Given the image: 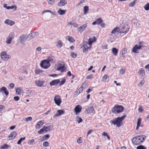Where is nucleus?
I'll list each match as a JSON object with an SVG mask.
<instances>
[{"label": "nucleus", "mask_w": 149, "mask_h": 149, "mask_svg": "<svg viewBox=\"0 0 149 149\" xmlns=\"http://www.w3.org/2000/svg\"><path fill=\"white\" fill-rule=\"evenodd\" d=\"M126 117L125 115L121 117H118L115 119L111 120L110 123L118 127H120L123 125V121Z\"/></svg>", "instance_id": "f257e3e1"}, {"label": "nucleus", "mask_w": 149, "mask_h": 149, "mask_svg": "<svg viewBox=\"0 0 149 149\" xmlns=\"http://www.w3.org/2000/svg\"><path fill=\"white\" fill-rule=\"evenodd\" d=\"M49 58L48 59H45L42 61L40 63V67L43 69H46L48 68L50 66V62L54 61V58L53 57Z\"/></svg>", "instance_id": "f03ea898"}, {"label": "nucleus", "mask_w": 149, "mask_h": 149, "mask_svg": "<svg viewBox=\"0 0 149 149\" xmlns=\"http://www.w3.org/2000/svg\"><path fill=\"white\" fill-rule=\"evenodd\" d=\"M146 138V136L144 135L138 136L133 138L132 142L134 145H138L143 142Z\"/></svg>", "instance_id": "7ed1b4c3"}, {"label": "nucleus", "mask_w": 149, "mask_h": 149, "mask_svg": "<svg viewBox=\"0 0 149 149\" xmlns=\"http://www.w3.org/2000/svg\"><path fill=\"white\" fill-rule=\"evenodd\" d=\"M55 67L57 70L60 71L61 72H64L66 70L65 64L63 62L57 63L55 65Z\"/></svg>", "instance_id": "20e7f679"}, {"label": "nucleus", "mask_w": 149, "mask_h": 149, "mask_svg": "<svg viewBox=\"0 0 149 149\" xmlns=\"http://www.w3.org/2000/svg\"><path fill=\"white\" fill-rule=\"evenodd\" d=\"M124 109L123 107L120 105H116L114 106L111 110L112 112L116 114L122 112Z\"/></svg>", "instance_id": "39448f33"}, {"label": "nucleus", "mask_w": 149, "mask_h": 149, "mask_svg": "<svg viewBox=\"0 0 149 149\" xmlns=\"http://www.w3.org/2000/svg\"><path fill=\"white\" fill-rule=\"evenodd\" d=\"M0 57L1 59L5 61H7L11 58L10 56L8 54L6 51H3L0 53Z\"/></svg>", "instance_id": "423d86ee"}, {"label": "nucleus", "mask_w": 149, "mask_h": 149, "mask_svg": "<svg viewBox=\"0 0 149 149\" xmlns=\"http://www.w3.org/2000/svg\"><path fill=\"white\" fill-rule=\"evenodd\" d=\"M15 34L13 32H11L6 38V43L7 44H10L12 40L15 37Z\"/></svg>", "instance_id": "0eeeda50"}, {"label": "nucleus", "mask_w": 149, "mask_h": 149, "mask_svg": "<svg viewBox=\"0 0 149 149\" xmlns=\"http://www.w3.org/2000/svg\"><path fill=\"white\" fill-rule=\"evenodd\" d=\"M54 100L55 104L57 106H60L62 100L61 97L58 95H56L54 96Z\"/></svg>", "instance_id": "6e6552de"}, {"label": "nucleus", "mask_w": 149, "mask_h": 149, "mask_svg": "<svg viewBox=\"0 0 149 149\" xmlns=\"http://www.w3.org/2000/svg\"><path fill=\"white\" fill-rule=\"evenodd\" d=\"M141 42H139V45H136L132 49V51L134 53H137V51L141 49V48L143 46V45H141Z\"/></svg>", "instance_id": "1a4fd4ad"}, {"label": "nucleus", "mask_w": 149, "mask_h": 149, "mask_svg": "<svg viewBox=\"0 0 149 149\" xmlns=\"http://www.w3.org/2000/svg\"><path fill=\"white\" fill-rule=\"evenodd\" d=\"M130 28L129 26L127 24H125L120 29V33H126L129 30Z\"/></svg>", "instance_id": "9d476101"}, {"label": "nucleus", "mask_w": 149, "mask_h": 149, "mask_svg": "<svg viewBox=\"0 0 149 149\" xmlns=\"http://www.w3.org/2000/svg\"><path fill=\"white\" fill-rule=\"evenodd\" d=\"M45 81L41 80L40 79L35 81V83L36 85L38 87H41L43 86L45 83Z\"/></svg>", "instance_id": "9b49d317"}, {"label": "nucleus", "mask_w": 149, "mask_h": 149, "mask_svg": "<svg viewBox=\"0 0 149 149\" xmlns=\"http://www.w3.org/2000/svg\"><path fill=\"white\" fill-rule=\"evenodd\" d=\"M127 53V49L126 48H124L121 51L120 55V57L121 59L122 60H125V57L124 55L125 54Z\"/></svg>", "instance_id": "f8f14e48"}, {"label": "nucleus", "mask_w": 149, "mask_h": 149, "mask_svg": "<svg viewBox=\"0 0 149 149\" xmlns=\"http://www.w3.org/2000/svg\"><path fill=\"white\" fill-rule=\"evenodd\" d=\"M82 109V107L80 105H77L74 108V111L75 113V114L76 115L80 113Z\"/></svg>", "instance_id": "ddd939ff"}, {"label": "nucleus", "mask_w": 149, "mask_h": 149, "mask_svg": "<svg viewBox=\"0 0 149 149\" xmlns=\"http://www.w3.org/2000/svg\"><path fill=\"white\" fill-rule=\"evenodd\" d=\"M86 112L87 113L90 114L94 113L95 111L93 107L92 106H90L85 110Z\"/></svg>", "instance_id": "4468645a"}, {"label": "nucleus", "mask_w": 149, "mask_h": 149, "mask_svg": "<svg viewBox=\"0 0 149 149\" xmlns=\"http://www.w3.org/2000/svg\"><path fill=\"white\" fill-rule=\"evenodd\" d=\"M65 111L63 110L60 109L57 110V113L55 114L53 117V118H55L56 117L58 116L61 115L62 114H64Z\"/></svg>", "instance_id": "2eb2a0df"}, {"label": "nucleus", "mask_w": 149, "mask_h": 149, "mask_svg": "<svg viewBox=\"0 0 149 149\" xmlns=\"http://www.w3.org/2000/svg\"><path fill=\"white\" fill-rule=\"evenodd\" d=\"M109 38L111 42H113L118 40V38L117 35L110 34Z\"/></svg>", "instance_id": "dca6fc26"}, {"label": "nucleus", "mask_w": 149, "mask_h": 149, "mask_svg": "<svg viewBox=\"0 0 149 149\" xmlns=\"http://www.w3.org/2000/svg\"><path fill=\"white\" fill-rule=\"evenodd\" d=\"M0 92L2 93H4L6 96L9 94L8 91L5 87H3L0 88Z\"/></svg>", "instance_id": "f3484780"}, {"label": "nucleus", "mask_w": 149, "mask_h": 149, "mask_svg": "<svg viewBox=\"0 0 149 149\" xmlns=\"http://www.w3.org/2000/svg\"><path fill=\"white\" fill-rule=\"evenodd\" d=\"M143 127V125L141 123V119L140 118H139L137 121V125L136 127V130H138L140 127Z\"/></svg>", "instance_id": "a211bd4d"}, {"label": "nucleus", "mask_w": 149, "mask_h": 149, "mask_svg": "<svg viewBox=\"0 0 149 149\" xmlns=\"http://www.w3.org/2000/svg\"><path fill=\"white\" fill-rule=\"evenodd\" d=\"M87 26L86 24H84L77 29V31L80 32H82L85 29Z\"/></svg>", "instance_id": "6ab92c4d"}, {"label": "nucleus", "mask_w": 149, "mask_h": 149, "mask_svg": "<svg viewBox=\"0 0 149 149\" xmlns=\"http://www.w3.org/2000/svg\"><path fill=\"white\" fill-rule=\"evenodd\" d=\"M43 121L42 120H40L38 121L36 125V129L38 130L43 125Z\"/></svg>", "instance_id": "aec40b11"}, {"label": "nucleus", "mask_w": 149, "mask_h": 149, "mask_svg": "<svg viewBox=\"0 0 149 149\" xmlns=\"http://www.w3.org/2000/svg\"><path fill=\"white\" fill-rule=\"evenodd\" d=\"M117 33H120V31L119 28L117 27H116L112 31L111 33V34L113 35H117Z\"/></svg>", "instance_id": "412c9836"}, {"label": "nucleus", "mask_w": 149, "mask_h": 149, "mask_svg": "<svg viewBox=\"0 0 149 149\" xmlns=\"http://www.w3.org/2000/svg\"><path fill=\"white\" fill-rule=\"evenodd\" d=\"M60 82L59 79H55L52 80L49 83V84L51 86L57 85Z\"/></svg>", "instance_id": "4be33fe9"}, {"label": "nucleus", "mask_w": 149, "mask_h": 149, "mask_svg": "<svg viewBox=\"0 0 149 149\" xmlns=\"http://www.w3.org/2000/svg\"><path fill=\"white\" fill-rule=\"evenodd\" d=\"M27 38L26 35H23L19 38L20 42L21 43L23 44L25 42Z\"/></svg>", "instance_id": "5701e85b"}, {"label": "nucleus", "mask_w": 149, "mask_h": 149, "mask_svg": "<svg viewBox=\"0 0 149 149\" xmlns=\"http://www.w3.org/2000/svg\"><path fill=\"white\" fill-rule=\"evenodd\" d=\"M96 41V38L95 36L90 38L88 40V44L90 46H91L92 43Z\"/></svg>", "instance_id": "b1692460"}, {"label": "nucleus", "mask_w": 149, "mask_h": 149, "mask_svg": "<svg viewBox=\"0 0 149 149\" xmlns=\"http://www.w3.org/2000/svg\"><path fill=\"white\" fill-rule=\"evenodd\" d=\"M91 46H90L88 47L87 45H84L82 46L83 47L82 52L83 53H86L89 50H90Z\"/></svg>", "instance_id": "393cba45"}, {"label": "nucleus", "mask_w": 149, "mask_h": 149, "mask_svg": "<svg viewBox=\"0 0 149 149\" xmlns=\"http://www.w3.org/2000/svg\"><path fill=\"white\" fill-rule=\"evenodd\" d=\"M56 46L58 49L61 48L63 46V43L62 41L59 40H58L56 43Z\"/></svg>", "instance_id": "a878e982"}, {"label": "nucleus", "mask_w": 149, "mask_h": 149, "mask_svg": "<svg viewBox=\"0 0 149 149\" xmlns=\"http://www.w3.org/2000/svg\"><path fill=\"white\" fill-rule=\"evenodd\" d=\"M15 91L16 93L19 95L22 94L24 93L22 89L19 87L15 88Z\"/></svg>", "instance_id": "bb28decb"}, {"label": "nucleus", "mask_w": 149, "mask_h": 149, "mask_svg": "<svg viewBox=\"0 0 149 149\" xmlns=\"http://www.w3.org/2000/svg\"><path fill=\"white\" fill-rule=\"evenodd\" d=\"M4 23L10 26H12L14 24L15 22L14 21L11 20L9 19H6Z\"/></svg>", "instance_id": "cd10ccee"}, {"label": "nucleus", "mask_w": 149, "mask_h": 149, "mask_svg": "<svg viewBox=\"0 0 149 149\" xmlns=\"http://www.w3.org/2000/svg\"><path fill=\"white\" fill-rule=\"evenodd\" d=\"M17 135V133L15 132H13L11 133L8 136V137L9 139H13Z\"/></svg>", "instance_id": "c85d7f7f"}, {"label": "nucleus", "mask_w": 149, "mask_h": 149, "mask_svg": "<svg viewBox=\"0 0 149 149\" xmlns=\"http://www.w3.org/2000/svg\"><path fill=\"white\" fill-rule=\"evenodd\" d=\"M118 52V49L115 47H113L112 49L111 52L115 56L117 55Z\"/></svg>", "instance_id": "c756f323"}, {"label": "nucleus", "mask_w": 149, "mask_h": 149, "mask_svg": "<svg viewBox=\"0 0 149 149\" xmlns=\"http://www.w3.org/2000/svg\"><path fill=\"white\" fill-rule=\"evenodd\" d=\"M66 11V10H62L60 8L58 10L57 13L60 15H62L65 14Z\"/></svg>", "instance_id": "7c9ffc66"}, {"label": "nucleus", "mask_w": 149, "mask_h": 149, "mask_svg": "<svg viewBox=\"0 0 149 149\" xmlns=\"http://www.w3.org/2000/svg\"><path fill=\"white\" fill-rule=\"evenodd\" d=\"M46 130V132L52 131L53 130V126L52 125H49L48 126H45Z\"/></svg>", "instance_id": "2f4dec72"}, {"label": "nucleus", "mask_w": 149, "mask_h": 149, "mask_svg": "<svg viewBox=\"0 0 149 149\" xmlns=\"http://www.w3.org/2000/svg\"><path fill=\"white\" fill-rule=\"evenodd\" d=\"M67 3L66 1H60V2L58 4V6H62L65 5Z\"/></svg>", "instance_id": "473e14b6"}, {"label": "nucleus", "mask_w": 149, "mask_h": 149, "mask_svg": "<svg viewBox=\"0 0 149 149\" xmlns=\"http://www.w3.org/2000/svg\"><path fill=\"white\" fill-rule=\"evenodd\" d=\"M44 132H46V130L45 126H44L41 129L39 130L38 131V133L39 134H41L44 133Z\"/></svg>", "instance_id": "72a5a7b5"}, {"label": "nucleus", "mask_w": 149, "mask_h": 149, "mask_svg": "<svg viewBox=\"0 0 149 149\" xmlns=\"http://www.w3.org/2000/svg\"><path fill=\"white\" fill-rule=\"evenodd\" d=\"M66 39L71 42H73L75 41L73 38L71 36H68L66 37Z\"/></svg>", "instance_id": "f704fd0d"}, {"label": "nucleus", "mask_w": 149, "mask_h": 149, "mask_svg": "<svg viewBox=\"0 0 149 149\" xmlns=\"http://www.w3.org/2000/svg\"><path fill=\"white\" fill-rule=\"evenodd\" d=\"M138 73L141 77H143L145 76V71L143 69H140Z\"/></svg>", "instance_id": "c9c22d12"}, {"label": "nucleus", "mask_w": 149, "mask_h": 149, "mask_svg": "<svg viewBox=\"0 0 149 149\" xmlns=\"http://www.w3.org/2000/svg\"><path fill=\"white\" fill-rule=\"evenodd\" d=\"M75 121L77 122L78 123H79L82 121V120L81 118L79 116H77L75 118Z\"/></svg>", "instance_id": "e433bc0d"}, {"label": "nucleus", "mask_w": 149, "mask_h": 149, "mask_svg": "<svg viewBox=\"0 0 149 149\" xmlns=\"http://www.w3.org/2000/svg\"><path fill=\"white\" fill-rule=\"evenodd\" d=\"M27 143L29 145H34L35 144V140L34 139H32L29 140L27 141Z\"/></svg>", "instance_id": "4c0bfd02"}, {"label": "nucleus", "mask_w": 149, "mask_h": 149, "mask_svg": "<svg viewBox=\"0 0 149 149\" xmlns=\"http://www.w3.org/2000/svg\"><path fill=\"white\" fill-rule=\"evenodd\" d=\"M143 8L146 11L149 10V3H147L144 5Z\"/></svg>", "instance_id": "58836bf2"}, {"label": "nucleus", "mask_w": 149, "mask_h": 149, "mask_svg": "<svg viewBox=\"0 0 149 149\" xmlns=\"http://www.w3.org/2000/svg\"><path fill=\"white\" fill-rule=\"evenodd\" d=\"M47 12H49L51 14H52L53 15H55V14L53 12H52V11L50 10H45L43 11L42 12V14H44L45 13Z\"/></svg>", "instance_id": "ea45409f"}, {"label": "nucleus", "mask_w": 149, "mask_h": 149, "mask_svg": "<svg viewBox=\"0 0 149 149\" xmlns=\"http://www.w3.org/2000/svg\"><path fill=\"white\" fill-rule=\"evenodd\" d=\"M27 38L29 40H31L34 38L32 33L29 34L27 36Z\"/></svg>", "instance_id": "a19ab883"}, {"label": "nucleus", "mask_w": 149, "mask_h": 149, "mask_svg": "<svg viewBox=\"0 0 149 149\" xmlns=\"http://www.w3.org/2000/svg\"><path fill=\"white\" fill-rule=\"evenodd\" d=\"M14 8V10L15 11L17 8V7L15 6H8L7 9L9 10L10 9H13Z\"/></svg>", "instance_id": "79ce46f5"}, {"label": "nucleus", "mask_w": 149, "mask_h": 149, "mask_svg": "<svg viewBox=\"0 0 149 149\" xmlns=\"http://www.w3.org/2000/svg\"><path fill=\"white\" fill-rule=\"evenodd\" d=\"M25 137H23L21 138L19 140L17 141V143L18 145H19L22 142V141L25 139Z\"/></svg>", "instance_id": "37998d69"}, {"label": "nucleus", "mask_w": 149, "mask_h": 149, "mask_svg": "<svg viewBox=\"0 0 149 149\" xmlns=\"http://www.w3.org/2000/svg\"><path fill=\"white\" fill-rule=\"evenodd\" d=\"M9 147V146L6 144H4L3 146H1L0 147L1 149H6L7 148Z\"/></svg>", "instance_id": "c03bdc74"}, {"label": "nucleus", "mask_w": 149, "mask_h": 149, "mask_svg": "<svg viewBox=\"0 0 149 149\" xmlns=\"http://www.w3.org/2000/svg\"><path fill=\"white\" fill-rule=\"evenodd\" d=\"M88 10V7L87 6H85L84 8V14H86Z\"/></svg>", "instance_id": "a18cd8bd"}, {"label": "nucleus", "mask_w": 149, "mask_h": 149, "mask_svg": "<svg viewBox=\"0 0 149 149\" xmlns=\"http://www.w3.org/2000/svg\"><path fill=\"white\" fill-rule=\"evenodd\" d=\"M35 72L36 74H39L42 72V70L40 69H37L35 70Z\"/></svg>", "instance_id": "49530a36"}, {"label": "nucleus", "mask_w": 149, "mask_h": 149, "mask_svg": "<svg viewBox=\"0 0 149 149\" xmlns=\"http://www.w3.org/2000/svg\"><path fill=\"white\" fill-rule=\"evenodd\" d=\"M81 139V137H80L77 139V142L78 143L80 144L83 142V141Z\"/></svg>", "instance_id": "de8ad7c7"}, {"label": "nucleus", "mask_w": 149, "mask_h": 149, "mask_svg": "<svg viewBox=\"0 0 149 149\" xmlns=\"http://www.w3.org/2000/svg\"><path fill=\"white\" fill-rule=\"evenodd\" d=\"M145 83V81L143 80L141 81L138 84V86L139 87H141Z\"/></svg>", "instance_id": "09e8293b"}, {"label": "nucleus", "mask_w": 149, "mask_h": 149, "mask_svg": "<svg viewBox=\"0 0 149 149\" xmlns=\"http://www.w3.org/2000/svg\"><path fill=\"white\" fill-rule=\"evenodd\" d=\"M50 135L49 134H46L42 137V138L44 140H46L49 138Z\"/></svg>", "instance_id": "8fccbe9b"}, {"label": "nucleus", "mask_w": 149, "mask_h": 149, "mask_svg": "<svg viewBox=\"0 0 149 149\" xmlns=\"http://www.w3.org/2000/svg\"><path fill=\"white\" fill-rule=\"evenodd\" d=\"M96 21L97 24H99L102 22V20L101 18H100L97 19Z\"/></svg>", "instance_id": "3c124183"}, {"label": "nucleus", "mask_w": 149, "mask_h": 149, "mask_svg": "<svg viewBox=\"0 0 149 149\" xmlns=\"http://www.w3.org/2000/svg\"><path fill=\"white\" fill-rule=\"evenodd\" d=\"M136 3V1H134L133 2H131L128 5L129 7H132Z\"/></svg>", "instance_id": "603ef678"}, {"label": "nucleus", "mask_w": 149, "mask_h": 149, "mask_svg": "<svg viewBox=\"0 0 149 149\" xmlns=\"http://www.w3.org/2000/svg\"><path fill=\"white\" fill-rule=\"evenodd\" d=\"M66 80L65 79H63L60 82L59 84V86H61L64 84Z\"/></svg>", "instance_id": "864d4df0"}, {"label": "nucleus", "mask_w": 149, "mask_h": 149, "mask_svg": "<svg viewBox=\"0 0 149 149\" xmlns=\"http://www.w3.org/2000/svg\"><path fill=\"white\" fill-rule=\"evenodd\" d=\"M107 79H108V80L109 79V77L107 74H105L102 77V80L104 81L106 80Z\"/></svg>", "instance_id": "5fc2aeb1"}, {"label": "nucleus", "mask_w": 149, "mask_h": 149, "mask_svg": "<svg viewBox=\"0 0 149 149\" xmlns=\"http://www.w3.org/2000/svg\"><path fill=\"white\" fill-rule=\"evenodd\" d=\"M77 54L74 52H71V57L74 58H75L77 56Z\"/></svg>", "instance_id": "6e6d98bb"}, {"label": "nucleus", "mask_w": 149, "mask_h": 149, "mask_svg": "<svg viewBox=\"0 0 149 149\" xmlns=\"http://www.w3.org/2000/svg\"><path fill=\"white\" fill-rule=\"evenodd\" d=\"M136 148V149H146V148L142 145L138 146Z\"/></svg>", "instance_id": "4d7b16f0"}, {"label": "nucleus", "mask_w": 149, "mask_h": 149, "mask_svg": "<svg viewBox=\"0 0 149 149\" xmlns=\"http://www.w3.org/2000/svg\"><path fill=\"white\" fill-rule=\"evenodd\" d=\"M20 99L19 97L18 96H16L14 97L13 99L15 102L18 101Z\"/></svg>", "instance_id": "13d9d810"}, {"label": "nucleus", "mask_w": 149, "mask_h": 149, "mask_svg": "<svg viewBox=\"0 0 149 149\" xmlns=\"http://www.w3.org/2000/svg\"><path fill=\"white\" fill-rule=\"evenodd\" d=\"M34 38H36L38 35V33L37 32H35L32 33Z\"/></svg>", "instance_id": "bf43d9fd"}, {"label": "nucleus", "mask_w": 149, "mask_h": 149, "mask_svg": "<svg viewBox=\"0 0 149 149\" xmlns=\"http://www.w3.org/2000/svg\"><path fill=\"white\" fill-rule=\"evenodd\" d=\"M83 89V87L82 86L77 90L79 94L82 92Z\"/></svg>", "instance_id": "052dcab7"}, {"label": "nucleus", "mask_w": 149, "mask_h": 149, "mask_svg": "<svg viewBox=\"0 0 149 149\" xmlns=\"http://www.w3.org/2000/svg\"><path fill=\"white\" fill-rule=\"evenodd\" d=\"M49 143L47 141H45L42 144L43 146L44 147H47L48 146Z\"/></svg>", "instance_id": "680f3d73"}, {"label": "nucleus", "mask_w": 149, "mask_h": 149, "mask_svg": "<svg viewBox=\"0 0 149 149\" xmlns=\"http://www.w3.org/2000/svg\"><path fill=\"white\" fill-rule=\"evenodd\" d=\"M25 121L27 122L29 121H31L32 119V118L31 117H28L25 118Z\"/></svg>", "instance_id": "e2e57ef3"}, {"label": "nucleus", "mask_w": 149, "mask_h": 149, "mask_svg": "<svg viewBox=\"0 0 149 149\" xmlns=\"http://www.w3.org/2000/svg\"><path fill=\"white\" fill-rule=\"evenodd\" d=\"M125 71L123 69H121L120 70V74L123 75L124 74Z\"/></svg>", "instance_id": "0e129e2a"}, {"label": "nucleus", "mask_w": 149, "mask_h": 149, "mask_svg": "<svg viewBox=\"0 0 149 149\" xmlns=\"http://www.w3.org/2000/svg\"><path fill=\"white\" fill-rule=\"evenodd\" d=\"M139 112L142 113L143 111V110L141 107H139L138 109Z\"/></svg>", "instance_id": "69168bd1"}, {"label": "nucleus", "mask_w": 149, "mask_h": 149, "mask_svg": "<svg viewBox=\"0 0 149 149\" xmlns=\"http://www.w3.org/2000/svg\"><path fill=\"white\" fill-rule=\"evenodd\" d=\"M1 73L3 74H7L8 72L6 70L4 69L2 70Z\"/></svg>", "instance_id": "338daca9"}, {"label": "nucleus", "mask_w": 149, "mask_h": 149, "mask_svg": "<svg viewBox=\"0 0 149 149\" xmlns=\"http://www.w3.org/2000/svg\"><path fill=\"white\" fill-rule=\"evenodd\" d=\"M93 77V75L92 74H91L88 75L86 77V79H92Z\"/></svg>", "instance_id": "774afa93"}]
</instances>
